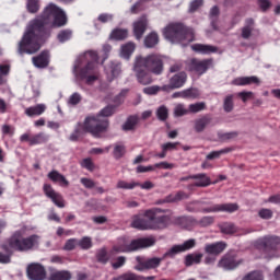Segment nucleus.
Instances as JSON below:
<instances>
[{"instance_id":"6e6d98bb","label":"nucleus","mask_w":280,"mask_h":280,"mask_svg":"<svg viewBox=\"0 0 280 280\" xmlns=\"http://www.w3.org/2000/svg\"><path fill=\"white\" fill-rule=\"evenodd\" d=\"M257 5L260 12H268L272 8V1L270 0H257Z\"/></svg>"},{"instance_id":"423d86ee","label":"nucleus","mask_w":280,"mask_h":280,"mask_svg":"<svg viewBox=\"0 0 280 280\" xmlns=\"http://www.w3.org/2000/svg\"><path fill=\"white\" fill-rule=\"evenodd\" d=\"M255 248L264 253L265 259H271L277 250H280V237L277 235H266L258 238L255 243Z\"/></svg>"},{"instance_id":"f3484780","label":"nucleus","mask_w":280,"mask_h":280,"mask_svg":"<svg viewBox=\"0 0 280 280\" xmlns=\"http://www.w3.org/2000/svg\"><path fill=\"white\" fill-rule=\"evenodd\" d=\"M240 209V206L237 203H221V205H214L209 208H203L201 210V213H235Z\"/></svg>"},{"instance_id":"f8f14e48","label":"nucleus","mask_w":280,"mask_h":280,"mask_svg":"<svg viewBox=\"0 0 280 280\" xmlns=\"http://www.w3.org/2000/svg\"><path fill=\"white\" fill-rule=\"evenodd\" d=\"M133 73L136 75L137 82L142 84V86H148L154 82L152 71L148 70L136 61L133 62Z\"/></svg>"},{"instance_id":"37998d69","label":"nucleus","mask_w":280,"mask_h":280,"mask_svg":"<svg viewBox=\"0 0 280 280\" xmlns=\"http://www.w3.org/2000/svg\"><path fill=\"white\" fill-rule=\"evenodd\" d=\"M78 246L81 250H90V248H93V240L90 236H84L78 240Z\"/></svg>"},{"instance_id":"c756f323","label":"nucleus","mask_w":280,"mask_h":280,"mask_svg":"<svg viewBox=\"0 0 280 280\" xmlns=\"http://www.w3.org/2000/svg\"><path fill=\"white\" fill-rule=\"evenodd\" d=\"M138 124H139V116L131 115L127 118L125 124L121 126V130H124V132H130L132 130H137Z\"/></svg>"},{"instance_id":"e2e57ef3","label":"nucleus","mask_w":280,"mask_h":280,"mask_svg":"<svg viewBox=\"0 0 280 280\" xmlns=\"http://www.w3.org/2000/svg\"><path fill=\"white\" fill-rule=\"evenodd\" d=\"M127 95H128V90H121L120 93L115 96L114 103L117 104V106L124 104V100H126Z\"/></svg>"},{"instance_id":"4be33fe9","label":"nucleus","mask_w":280,"mask_h":280,"mask_svg":"<svg viewBox=\"0 0 280 280\" xmlns=\"http://www.w3.org/2000/svg\"><path fill=\"white\" fill-rule=\"evenodd\" d=\"M47 178L59 187H69V179L65 177L60 172L52 170L47 174Z\"/></svg>"},{"instance_id":"39448f33","label":"nucleus","mask_w":280,"mask_h":280,"mask_svg":"<svg viewBox=\"0 0 280 280\" xmlns=\"http://www.w3.org/2000/svg\"><path fill=\"white\" fill-rule=\"evenodd\" d=\"M145 217L151 220V231H164L172 226V210L153 208L145 210Z\"/></svg>"},{"instance_id":"6ab92c4d","label":"nucleus","mask_w":280,"mask_h":280,"mask_svg":"<svg viewBox=\"0 0 280 280\" xmlns=\"http://www.w3.org/2000/svg\"><path fill=\"white\" fill-rule=\"evenodd\" d=\"M27 277L31 280H44L47 277V271L43 265L32 264L27 267Z\"/></svg>"},{"instance_id":"f03ea898","label":"nucleus","mask_w":280,"mask_h":280,"mask_svg":"<svg viewBox=\"0 0 280 280\" xmlns=\"http://www.w3.org/2000/svg\"><path fill=\"white\" fill-rule=\"evenodd\" d=\"M39 244L40 236L38 234H32L25 237L23 236V232L18 230L1 245L5 254L0 252V264H10L14 253L13 250L16 253H30V250L38 248Z\"/></svg>"},{"instance_id":"69168bd1","label":"nucleus","mask_w":280,"mask_h":280,"mask_svg":"<svg viewBox=\"0 0 280 280\" xmlns=\"http://www.w3.org/2000/svg\"><path fill=\"white\" fill-rule=\"evenodd\" d=\"M161 91V86L159 85H152L143 89V93L145 95H156Z\"/></svg>"},{"instance_id":"412c9836","label":"nucleus","mask_w":280,"mask_h":280,"mask_svg":"<svg viewBox=\"0 0 280 280\" xmlns=\"http://www.w3.org/2000/svg\"><path fill=\"white\" fill-rule=\"evenodd\" d=\"M226 246H228L226 243L223 241L206 244L205 253H207V255H214V256L222 255V253L226 250Z\"/></svg>"},{"instance_id":"c85d7f7f","label":"nucleus","mask_w":280,"mask_h":280,"mask_svg":"<svg viewBox=\"0 0 280 280\" xmlns=\"http://www.w3.org/2000/svg\"><path fill=\"white\" fill-rule=\"evenodd\" d=\"M192 51L196 54L209 55L218 52V47L205 44H195L191 46Z\"/></svg>"},{"instance_id":"58836bf2","label":"nucleus","mask_w":280,"mask_h":280,"mask_svg":"<svg viewBox=\"0 0 280 280\" xmlns=\"http://www.w3.org/2000/svg\"><path fill=\"white\" fill-rule=\"evenodd\" d=\"M220 231L224 235H233V234L237 233V226H235L234 223L225 222L220 225Z\"/></svg>"},{"instance_id":"393cba45","label":"nucleus","mask_w":280,"mask_h":280,"mask_svg":"<svg viewBox=\"0 0 280 280\" xmlns=\"http://www.w3.org/2000/svg\"><path fill=\"white\" fill-rule=\"evenodd\" d=\"M105 73L107 75L108 82H113V80L118 78L119 73H121V63L110 62L105 67Z\"/></svg>"},{"instance_id":"de8ad7c7","label":"nucleus","mask_w":280,"mask_h":280,"mask_svg":"<svg viewBox=\"0 0 280 280\" xmlns=\"http://www.w3.org/2000/svg\"><path fill=\"white\" fill-rule=\"evenodd\" d=\"M232 151L233 149L231 148L221 149L219 151H212L207 155V160L213 161V159H220L222 154H229V152H232Z\"/></svg>"},{"instance_id":"f257e3e1","label":"nucleus","mask_w":280,"mask_h":280,"mask_svg":"<svg viewBox=\"0 0 280 280\" xmlns=\"http://www.w3.org/2000/svg\"><path fill=\"white\" fill-rule=\"evenodd\" d=\"M67 23H69L67 13L55 3H49L39 15L28 22L19 43L18 52L21 56L23 54L30 56L37 54V51H40L43 44L51 38V30L65 27Z\"/></svg>"},{"instance_id":"c03bdc74","label":"nucleus","mask_w":280,"mask_h":280,"mask_svg":"<svg viewBox=\"0 0 280 280\" xmlns=\"http://www.w3.org/2000/svg\"><path fill=\"white\" fill-rule=\"evenodd\" d=\"M218 16H220V9L218 5H214L210 10V20L213 30H218Z\"/></svg>"},{"instance_id":"a878e982","label":"nucleus","mask_w":280,"mask_h":280,"mask_svg":"<svg viewBox=\"0 0 280 280\" xmlns=\"http://www.w3.org/2000/svg\"><path fill=\"white\" fill-rule=\"evenodd\" d=\"M253 32H255V19L247 18L244 26L241 30V36L245 40H248V38L253 36Z\"/></svg>"},{"instance_id":"c9c22d12","label":"nucleus","mask_w":280,"mask_h":280,"mask_svg":"<svg viewBox=\"0 0 280 280\" xmlns=\"http://www.w3.org/2000/svg\"><path fill=\"white\" fill-rule=\"evenodd\" d=\"M136 48H137V46L132 42H129V43L122 45L121 46L122 58H126L128 60L132 56V54H135Z\"/></svg>"},{"instance_id":"e433bc0d","label":"nucleus","mask_w":280,"mask_h":280,"mask_svg":"<svg viewBox=\"0 0 280 280\" xmlns=\"http://www.w3.org/2000/svg\"><path fill=\"white\" fill-rule=\"evenodd\" d=\"M71 38H73V31L70 28L61 30L57 34V40L59 43H67L68 40H71Z\"/></svg>"},{"instance_id":"b1692460","label":"nucleus","mask_w":280,"mask_h":280,"mask_svg":"<svg viewBox=\"0 0 280 280\" xmlns=\"http://www.w3.org/2000/svg\"><path fill=\"white\" fill-rule=\"evenodd\" d=\"M189 195L183 190L177 191L175 195H168L164 199L155 201V205H165L168 202H180V200H187Z\"/></svg>"},{"instance_id":"bb28decb","label":"nucleus","mask_w":280,"mask_h":280,"mask_svg":"<svg viewBox=\"0 0 280 280\" xmlns=\"http://www.w3.org/2000/svg\"><path fill=\"white\" fill-rule=\"evenodd\" d=\"M259 78L257 77H238L232 81L234 86H248L250 84H259Z\"/></svg>"},{"instance_id":"6e6552de","label":"nucleus","mask_w":280,"mask_h":280,"mask_svg":"<svg viewBox=\"0 0 280 280\" xmlns=\"http://www.w3.org/2000/svg\"><path fill=\"white\" fill-rule=\"evenodd\" d=\"M90 60L84 68L81 69L79 75L81 80H86V84H93L97 80V60L100 57L97 51L90 50L86 52Z\"/></svg>"},{"instance_id":"5701e85b","label":"nucleus","mask_w":280,"mask_h":280,"mask_svg":"<svg viewBox=\"0 0 280 280\" xmlns=\"http://www.w3.org/2000/svg\"><path fill=\"white\" fill-rule=\"evenodd\" d=\"M213 121L211 114H206L194 121V129L197 132H205L207 126H209Z\"/></svg>"},{"instance_id":"a18cd8bd","label":"nucleus","mask_w":280,"mask_h":280,"mask_svg":"<svg viewBox=\"0 0 280 280\" xmlns=\"http://www.w3.org/2000/svg\"><path fill=\"white\" fill-rule=\"evenodd\" d=\"M113 280H141V275L132 271H127L120 276L114 277Z\"/></svg>"},{"instance_id":"680f3d73","label":"nucleus","mask_w":280,"mask_h":280,"mask_svg":"<svg viewBox=\"0 0 280 280\" xmlns=\"http://www.w3.org/2000/svg\"><path fill=\"white\" fill-rule=\"evenodd\" d=\"M187 113H189V109H186L183 104L177 105L174 109L175 117H183L187 115Z\"/></svg>"},{"instance_id":"20e7f679","label":"nucleus","mask_w":280,"mask_h":280,"mask_svg":"<svg viewBox=\"0 0 280 280\" xmlns=\"http://www.w3.org/2000/svg\"><path fill=\"white\" fill-rule=\"evenodd\" d=\"M164 37L171 43L189 45V43H194V30L180 22L171 23L164 28Z\"/></svg>"},{"instance_id":"4c0bfd02","label":"nucleus","mask_w":280,"mask_h":280,"mask_svg":"<svg viewBox=\"0 0 280 280\" xmlns=\"http://www.w3.org/2000/svg\"><path fill=\"white\" fill-rule=\"evenodd\" d=\"M26 10L30 14H38L40 10V0H26Z\"/></svg>"},{"instance_id":"79ce46f5","label":"nucleus","mask_w":280,"mask_h":280,"mask_svg":"<svg viewBox=\"0 0 280 280\" xmlns=\"http://www.w3.org/2000/svg\"><path fill=\"white\" fill-rule=\"evenodd\" d=\"M114 159L119 161V159H122V156L126 155V145L124 143L118 142L114 145V151H113Z\"/></svg>"},{"instance_id":"473e14b6","label":"nucleus","mask_w":280,"mask_h":280,"mask_svg":"<svg viewBox=\"0 0 280 280\" xmlns=\"http://www.w3.org/2000/svg\"><path fill=\"white\" fill-rule=\"evenodd\" d=\"M49 141V137L45 132H39L31 136V145H42L43 143H47Z\"/></svg>"},{"instance_id":"9d476101","label":"nucleus","mask_w":280,"mask_h":280,"mask_svg":"<svg viewBox=\"0 0 280 280\" xmlns=\"http://www.w3.org/2000/svg\"><path fill=\"white\" fill-rule=\"evenodd\" d=\"M137 265L133 267V270L138 272H143L145 270H154L161 266L163 258L153 257V258H145L143 256L136 257Z\"/></svg>"},{"instance_id":"864d4df0","label":"nucleus","mask_w":280,"mask_h":280,"mask_svg":"<svg viewBox=\"0 0 280 280\" xmlns=\"http://www.w3.org/2000/svg\"><path fill=\"white\" fill-rule=\"evenodd\" d=\"M207 108V104L205 102H199L195 104H190L188 107V113H200Z\"/></svg>"},{"instance_id":"72a5a7b5","label":"nucleus","mask_w":280,"mask_h":280,"mask_svg":"<svg viewBox=\"0 0 280 280\" xmlns=\"http://www.w3.org/2000/svg\"><path fill=\"white\" fill-rule=\"evenodd\" d=\"M109 37L112 38V40H126V38H128V30L115 28L112 31Z\"/></svg>"},{"instance_id":"ea45409f","label":"nucleus","mask_w":280,"mask_h":280,"mask_svg":"<svg viewBox=\"0 0 280 280\" xmlns=\"http://www.w3.org/2000/svg\"><path fill=\"white\" fill-rule=\"evenodd\" d=\"M202 261V254H188L185 257V266H194V264H200Z\"/></svg>"},{"instance_id":"9b49d317","label":"nucleus","mask_w":280,"mask_h":280,"mask_svg":"<svg viewBox=\"0 0 280 280\" xmlns=\"http://www.w3.org/2000/svg\"><path fill=\"white\" fill-rule=\"evenodd\" d=\"M188 71L197 73V75H205L206 71H209L213 67V59H203L192 58L188 61Z\"/></svg>"},{"instance_id":"774afa93","label":"nucleus","mask_w":280,"mask_h":280,"mask_svg":"<svg viewBox=\"0 0 280 280\" xmlns=\"http://www.w3.org/2000/svg\"><path fill=\"white\" fill-rule=\"evenodd\" d=\"M205 3L203 0H194L192 2H190L189 4V12L194 13L196 12L199 8H202V4Z\"/></svg>"},{"instance_id":"4468645a","label":"nucleus","mask_w":280,"mask_h":280,"mask_svg":"<svg viewBox=\"0 0 280 280\" xmlns=\"http://www.w3.org/2000/svg\"><path fill=\"white\" fill-rule=\"evenodd\" d=\"M191 248H196V238H189L183 244L174 245L164 254V258L170 257L174 259L179 253H187V250H191Z\"/></svg>"},{"instance_id":"bf43d9fd","label":"nucleus","mask_w":280,"mask_h":280,"mask_svg":"<svg viewBox=\"0 0 280 280\" xmlns=\"http://www.w3.org/2000/svg\"><path fill=\"white\" fill-rule=\"evenodd\" d=\"M178 145H180V142H166L161 145V149L166 152H173V150H178Z\"/></svg>"},{"instance_id":"a19ab883","label":"nucleus","mask_w":280,"mask_h":280,"mask_svg":"<svg viewBox=\"0 0 280 280\" xmlns=\"http://www.w3.org/2000/svg\"><path fill=\"white\" fill-rule=\"evenodd\" d=\"M49 280H71V272L67 270L55 271L50 275Z\"/></svg>"},{"instance_id":"5fc2aeb1","label":"nucleus","mask_w":280,"mask_h":280,"mask_svg":"<svg viewBox=\"0 0 280 280\" xmlns=\"http://www.w3.org/2000/svg\"><path fill=\"white\" fill-rule=\"evenodd\" d=\"M126 261H127L126 256H119L115 258L114 261L112 262V268L114 270H119V268H124V266H126Z\"/></svg>"},{"instance_id":"a211bd4d","label":"nucleus","mask_w":280,"mask_h":280,"mask_svg":"<svg viewBox=\"0 0 280 280\" xmlns=\"http://www.w3.org/2000/svg\"><path fill=\"white\" fill-rule=\"evenodd\" d=\"M32 62L36 69H47L51 62V52L48 49L42 50L39 55L32 57Z\"/></svg>"},{"instance_id":"2f4dec72","label":"nucleus","mask_w":280,"mask_h":280,"mask_svg":"<svg viewBox=\"0 0 280 280\" xmlns=\"http://www.w3.org/2000/svg\"><path fill=\"white\" fill-rule=\"evenodd\" d=\"M159 45V33L151 32L144 37V47L147 49H154Z\"/></svg>"},{"instance_id":"603ef678","label":"nucleus","mask_w":280,"mask_h":280,"mask_svg":"<svg viewBox=\"0 0 280 280\" xmlns=\"http://www.w3.org/2000/svg\"><path fill=\"white\" fill-rule=\"evenodd\" d=\"M96 259L98 264H108V252H106V248H101L97 250Z\"/></svg>"},{"instance_id":"7ed1b4c3","label":"nucleus","mask_w":280,"mask_h":280,"mask_svg":"<svg viewBox=\"0 0 280 280\" xmlns=\"http://www.w3.org/2000/svg\"><path fill=\"white\" fill-rule=\"evenodd\" d=\"M117 106L107 105L104 107L98 115L88 116L83 124V131L89 132L92 137H100L103 132L108 130V119L102 117H113Z\"/></svg>"},{"instance_id":"49530a36","label":"nucleus","mask_w":280,"mask_h":280,"mask_svg":"<svg viewBox=\"0 0 280 280\" xmlns=\"http://www.w3.org/2000/svg\"><path fill=\"white\" fill-rule=\"evenodd\" d=\"M233 108H235V103L233 102V94H230L223 101V109L225 113H233Z\"/></svg>"},{"instance_id":"dca6fc26","label":"nucleus","mask_w":280,"mask_h":280,"mask_svg":"<svg viewBox=\"0 0 280 280\" xmlns=\"http://www.w3.org/2000/svg\"><path fill=\"white\" fill-rule=\"evenodd\" d=\"M243 262V259H237V253L230 252L220 260L219 265L221 268H224V270H235V268Z\"/></svg>"},{"instance_id":"aec40b11","label":"nucleus","mask_w":280,"mask_h":280,"mask_svg":"<svg viewBox=\"0 0 280 280\" xmlns=\"http://www.w3.org/2000/svg\"><path fill=\"white\" fill-rule=\"evenodd\" d=\"M148 30V18L141 16L133 23V36L137 40H141Z\"/></svg>"},{"instance_id":"338daca9","label":"nucleus","mask_w":280,"mask_h":280,"mask_svg":"<svg viewBox=\"0 0 280 280\" xmlns=\"http://www.w3.org/2000/svg\"><path fill=\"white\" fill-rule=\"evenodd\" d=\"M237 97H240V100H242V102H244V104H246V102H248V100H253V92H246V91H243V92H238L237 94Z\"/></svg>"},{"instance_id":"8fccbe9b","label":"nucleus","mask_w":280,"mask_h":280,"mask_svg":"<svg viewBox=\"0 0 280 280\" xmlns=\"http://www.w3.org/2000/svg\"><path fill=\"white\" fill-rule=\"evenodd\" d=\"M185 100H198L200 97V91L198 89L184 90Z\"/></svg>"},{"instance_id":"2eb2a0df","label":"nucleus","mask_w":280,"mask_h":280,"mask_svg":"<svg viewBox=\"0 0 280 280\" xmlns=\"http://www.w3.org/2000/svg\"><path fill=\"white\" fill-rule=\"evenodd\" d=\"M131 226L138 231H152V220L145 215L144 210L142 213L132 217Z\"/></svg>"},{"instance_id":"ddd939ff","label":"nucleus","mask_w":280,"mask_h":280,"mask_svg":"<svg viewBox=\"0 0 280 280\" xmlns=\"http://www.w3.org/2000/svg\"><path fill=\"white\" fill-rule=\"evenodd\" d=\"M43 191L46 198H49V200H51V202L55 203L56 207H58L59 209H65V197H62V194L56 191L51 184H44Z\"/></svg>"},{"instance_id":"13d9d810","label":"nucleus","mask_w":280,"mask_h":280,"mask_svg":"<svg viewBox=\"0 0 280 280\" xmlns=\"http://www.w3.org/2000/svg\"><path fill=\"white\" fill-rule=\"evenodd\" d=\"M78 248V238H70L66 241L63 250H75Z\"/></svg>"},{"instance_id":"cd10ccee","label":"nucleus","mask_w":280,"mask_h":280,"mask_svg":"<svg viewBox=\"0 0 280 280\" xmlns=\"http://www.w3.org/2000/svg\"><path fill=\"white\" fill-rule=\"evenodd\" d=\"M170 82L173 89H182V86H185V82H187V72L182 71L176 73L170 79Z\"/></svg>"},{"instance_id":"3c124183","label":"nucleus","mask_w":280,"mask_h":280,"mask_svg":"<svg viewBox=\"0 0 280 280\" xmlns=\"http://www.w3.org/2000/svg\"><path fill=\"white\" fill-rule=\"evenodd\" d=\"M139 185V182L128 183L126 180H118L116 187L117 189H135Z\"/></svg>"},{"instance_id":"052dcab7","label":"nucleus","mask_w":280,"mask_h":280,"mask_svg":"<svg viewBox=\"0 0 280 280\" xmlns=\"http://www.w3.org/2000/svg\"><path fill=\"white\" fill-rule=\"evenodd\" d=\"M258 215L261 220H270L272 218V210L262 208L258 211Z\"/></svg>"},{"instance_id":"09e8293b","label":"nucleus","mask_w":280,"mask_h":280,"mask_svg":"<svg viewBox=\"0 0 280 280\" xmlns=\"http://www.w3.org/2000/svg\"><path fill=\"white\" fill-rule=\"evenodd\" d=\"M156 117L160 121H167V118L170 117V110L166 106L162 105L156 110Z\"/></svg>"},{"instance_id":"0eeeda50","label":"nucleus","mask_w":280,"mask_h":280,"mask_svg":"<svg viewBox=\"0 0 280 280\" xmlns=\"http://www.w3.org/2000/svg\"><path fill=\"white\" fill-rule=\"evenodd\" d=\"M135 62L151 71L153 75H161L163 73V58L158 54H150L145 57L138 55L135 58Z\"/></svg>"},{"instance_id":"f704fd0d","label":"nucleus","mask_w":280,"mask_h":280,"mask_svg":"<svg viewBox=\"0 0 280 280\" xmlns=\"http://www.w3.org/2000/svg\"><path fill=\"white\" fill-rule=\"evenodd\" d=\"M195 176H202L199 178H194V180H197L194 183L195 187H209L211 185V178L207 176L205 173L195 174Z\"/></svg>"},{"instance_id":"7c9ffc66","label":"nucleus","mask_w":280,"mask_h":280,"mask_svg":"<svg viewBox=\"0 0 280 280\" xmlns=\"http://www.w3.org/2000/svg\"><path fill=\"white\" fill-rule=\"evenodd\" d=\"M47 110V106L45 104H37L35 106H31L25 109V115L27 117H40L43 113Z\"/></svg>"},{"instance_id":"0e129e2a","label":"nucleus","mask_w":280,"mask_h":280,"mask_svg":"<svg viewBox=\"0 0 280 280\" xmlns=\"http://www.w3.org/2000/svg\"><path fill=\"white\" fill-rule=\"evenodd\" d=\"M81 185L85 187V189H93L95 188V182L89 177H82L80 179Z\"/></svg>"},{"instance_id":"4d7b16f0","label":"nucleus","mask_w":280,"mask_h":280,"mask_svg":"<svg viewBox=\"0 0 280 280\" xmlns=\"http://www.w3.org/2000/svg\"><path fill=\"white\" fill-rule=\"evenodd\" d=\"M242 280H264V276L259 271H252L245 275Z\"/></svg>"},{"instance_id":"1a4fd4ad","label":"nucleus","mask_w":280,"mask_h":280,"mask_svg":"<svg viewBox=\"0 0 280 280\" xmlns=\"http://www.w3.org/2000/svg\"><path fill=\"white\" fill-rule=\"evenodd\" d=\"M156 244V240L154 237H143L137 238L130 242L129 245H115L113 247V253H132L135 250H139V248H150V246H154Z\"/></svg>"}]
</instances>
